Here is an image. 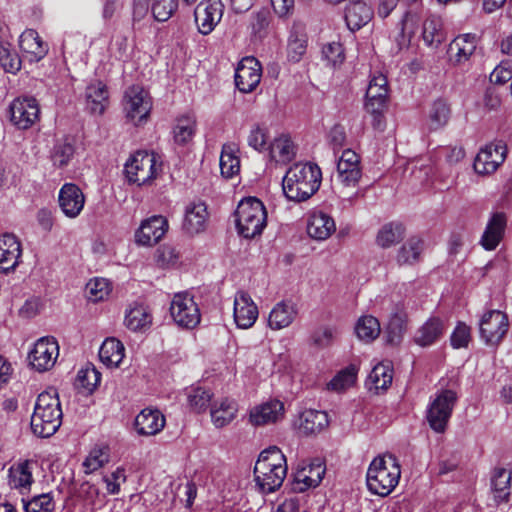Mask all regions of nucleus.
I'll use <instances>...</instances> for the list:
<instances>
[{
  "instance_id": "1",
  "label": "nucleus",
  "mask_w": 512,
  "mask_h": 512,
  "mask_svg": "<svg viewBox=\"0 0 512 512\" xmlns=\"http://www.w3.org/2000/svg\"><path fill=\"white\" fill-rule=\"evenodd\" d=\"M321 170L313 163H296L288 169L282 181L287 199L301 202L309 199L320 187Z\"/></svg>"
},
{
  "instance_id": "2",
  "label": "nucleus",
  "mask_w": 512,
  "mask_h": 512,
  "mask_svg": "<svg viewBox=\"0 0 512 512\" xmlns=\"http://www.w3.org/2000/svg\"><path fill=\"white\" fill-rule=\"evenodd\" d=\"M63 412L58 393L54 389L46 390L37 397L31 416V429L39 437L54 435L62 423Z\"/></svg>"
},
{
  "instance_id": "3",
  "label": "nucleus",
  "mask_w": 512,
  "mask_h": 512,
  "mask_svg": "<svg viewBox=\"0 0 512 512\" xmlns=\"http://www.w3.org/2000/svg\"><path fill=\"white\" fill-rule=\"evenodd\" d=\"M286 474V458L278 447H269L260 453L254 467V476L256 485L263 493L278 489Z\"/></svg>"
},
{
  "instance_id": "4",
  "label": "nucleus",
  "mask_w": 512,
  "mask_h": 512,
  "mask_svg": "<svg viewBox=\"0 0 512 512\" xmlns=\"http://www.w3.org/2000/svg\"><path fill=\"white\" fill-rule=\"evenodd\" d=\"M400 465L392 454H385L373 459L370 463L366 482L369 491L375 495H389L399 483Z\"/></svg>"
},
{
  "instance_id": "5",
  "label": "nucleus",
  "mask_w": 512,
  "mask_h": 512,
  "mask_svg": "<svg viewBox=\"0 0 512 512\" xmlns=\"http://www.w3.org/2000/svg\"><path fill=\"white\" fill-rule=\"evenodd\" d=\"M234 217L238 234L243 238L252 239L260 235L265 228L267 212L259 199L248 197L239 202Z\"/></svg>"
},
{
  "instance_id": "6",
  "label": "nucleus",
  "mask_w": 512,
  "mask_h": 512,
  "mask_svg": "<svg viewBox=\"0 0 512 512\" xmlns=\"http://www.w3.org/2000/svg\"><path fill=\"white\" fill-rule=\"evenodd\" d=\"M124 171L130 183L149 185L162 172V160L154 152L140 150L131 155L125 163Z\"/></svg>"
},
{
  "instance_id": "7",
  "label": "nucleus",
  "mask_w": 512,
  "mask_h": 512,
  "mask_svg": "<svg viewBox=\"0 0 512 512\" xmlns=\"http://www.w3.org/2000/svg\"><path fill=\"white\" fill-rule=\"evenodd\" d=\"M457 393L452 389H442L435 394L427 408L426 418L432 430L445 431L457 402Z\"/></svg>"
},
{
  "instance_id": "8",
  "label": "nucleus",
  "mask_w": 512,
  "mask_h": 512,
  "mask_svg": "<svg viewBox=\"0 0 512 512\" xmlns=\"http://www.w3.org/2000/svg\"><path fill=\"white\" fill-rule=\"evenodd\" d=\"M173 321L182 328L193 329L201 321L198 304L188 292L176 293L170 304Z\"/></svg>"
},
{
  "instance_id": "9",
  "label": "nucleus",
  "mask_w": 512,
  "mask_h": 512,
  "mask_svg": "<svg viewBox=\"0 0 512 512\" xmlns=\"http://www.w3.org/2000/svg\"><path fill=\"white\" fill-rule=\"evenodd\" d=\"M388 97V82L383 74L373 75L366 90L365 110L373 116V126L382 124V113Z\"/></svg>"
},
{
  "instance_id": "10",
  "label": "nucleus",
  "mask_w": 512,
  "mask_h": 512,
  "mask_svg": "<svg viewBox=\"0 0 512 512\" xmlns=\"http://www.w3.org/2000/svg\"><path fill=\"white\" fill-rule=\"evenodd\" d=\"M508 328V317L499 310L484 313L479 321L480 337L489 346L499 345L507 334Z\"/></svg>"
},
{
  "instance_id": "11",
  "label": "nucleus",
  "mask_w": 512,
  "mask_h": 512,
  "mask_svg": "<svg viewBox=\"0 0 512 512\" xmlns=\"http://www.w3.org/2000/svg\"><path fill=\"white\" fill-rule=\"evenodd\" d=\"M152 108L148 92L140 86H132L127 89L124 97V110L126 117L134 124L145 122Z\"/></svg>"
},
{
  "instance_id": "12",
  "label": "nucleus",
  "mask_w": 512,
  "mask_h": 512,
  "mask_svg": "<svg viewBox=\"0 0 512 512\" xmlns=\"http://www.w3.org/2000/svg\"><path fill=\"white\" fill-rule=\"evenodd\" d=\"M224 5L221 0H202L194 10V21L200 34H211L222 19Z\"/></svg>"
},
{
  "instance_id": "13",
  "label": "nucleus",
  "mask_w": 512,
  "mask_h": 512,
  "mask_svg": "<svg viewBox=\"0 0 512 512\" xmlns=\"http://www.w3.org/2000/svg\"><path fill=\"white\" fill-rule=\"evenodd\" d=\"M10 120L19 129H28L38 120L40 115L39 104L33 97H19L9 106Z\"/></svg>"
},
{
  "instance_id": "14",
  "label": "nucleus",
  "mask_w": 512,
  "mask_h": 512,
  "mask_svg": "<svg viewBox=\"0 0 512 512\" xmlns=\"http://www.w3.org/2000/svg\"><path fill=\"white\" fill-rule=\"evenodd\" d=\"M59 356L58 342L54 337L40 338L28 355L30 365L39 372L51 369Z\"/></svg>"
},
{
  "instance_id": "15",
  "label": "nucleus",
  "mask_w": 512,
  "mask_h": 512,
  "mask_svg": "<svg viewBox=\"0 0 512 512\" xmlns=\"http://www.w3.org/2000/svg\"><path fill=\"white\" fill-rule=\"evenodd\" d=\"M508 225V216L502 211H493L490 213L483 233L479 240V245L485 251H494L503 241Z\"/></svg>"
},
{
  "instance_id": "16",
  "label": "nucleus",
  "mask_w": 512,
  "mask_h": 512,
  "mask_svg": "<svg viewBox=\"0 0 512 512\" xmlns=\"http://www.w3.org/2000/svg\"><path fill=\"white\" fill-rule=\"evenodd\" d=\"M506 158V147L503 143H490L484 146L475 157L474 170L479 175L494 173Z\"/></svg>"
},
{
  "instance_id": "17",
  "label": "nucleus",
  "mask_w": 512,
  "mask_h": 512,
  "mask_svg": "<svg viewBox=\"0 0 512 512\" xmlns=\"http://www.w3.org/2000/svg\"><path fill=\"white\" fill-rule=\"evenodd\" d=\"M259 311L250 294L239 290L234 295L233 318L240 329L251 328L258 319Z\"/></svg>"
},
{
  "instance_id": "18",
  "label": "nucleus",
  "mask_w": 512,
  "mask_h": 512,
  "mask_svg": "<svg viewBox=\"0 0 512 512\" xmlns=\"http://www.w3.org/2000/svg\"><path fill=\"white\" fill-rule=\"evenodd\" d=\"M362 176L359 155L351 149H345L337 163L336 180L343 187H356Z\"/></svg>"
},
{
  "instance_id": "19",
  "label": "nucleus",
  "mask_w": 512,
  "mask_h": 512,
  "mask_svg": "<svg viewBox=\"0 0 512 512\" xmlns=\"http://www.w3.org/2000/svg\"><path fill=\"white\" fill-rule=\"evenodd\" d=\"M262 69L254 57H246L240 61L235 72V84L243 93L252 92L260 83Z\"/></svg>"
},
{
  "instance_id": "20",
  "label": "nucleus",
  "mask_w": 512,
  "mask_h": 512,
  "mask_svg": "<svg viewBox=\"0 0 512 512\" xmlns=\"http://www.w3.org/2000/svg\"><path fill=\"white\" fill-rule=\"evenodd\" d=\"M168 221L164 216L155 215L142 221L135 232V242L141 246L157 244L168 230Z\"/></svg>"
},
{
  "instance_id": "21",
  "label": "nucleus",
  "mask_w": 512,
  "mask_h": 512,
  "mask_svg": "<svg viewBox=\"0 0 512 512\" xmlns=\"http://www.w3.org/2000/svg\"><path fill=\"white\" fill-rule=\"evenodd\" d=\"M209 212L207 204L202 200L187 204L182 223L183 230L189 235L204 232L208 226Z\"/></svg>"
},
{
  "instance_id": "22",
  "label": "nucleus",
  "mask_w": 512,
  "mask_h": 512,
  "mask_svg": "<svg viewBox=\"0 0 512 512\" xmlns=\"http://www.w3.org/2000/svg\"><path fill=\"white\" fill-rule=\"evenodd\" d=\"M324 474L325 467L321 460L316 459L309 464H305L295 472L292 490L302 493L309 488H314L319 485Z\"/></svg>"
},
{
  "instance_id": "23",
  "label": "nucleus",
  "mask_w": 512,
  "mask_h": 512,
  "mask_svg": "<svg viewBox=\"0 0 512 512\" xmlns=\"http://www.w3.org/2000/svg\"><path fill=\"white\" fill-rule=\"evenodd\" d=\"M21 255L22 245L14 234L0 235V272L14 271L20 263Z\"/></svg>"
},
{
  "instance_id": "24",
  "label": "nucleus",
  "mask_w": 512,
  "mask_h": 512,
  "mask_svg": "<svg viewBox=\"0 0 512 512\" xmlns=\"http://www.w3.org/2000/svg\"><path fill=\"white\" fill-rule=\"evenodd\" d=\"M58 201L66 217L76 218L84 208L85 196L76 184L66 183L59 191Z\"/></svg>"
},
{
  "instance_id": "25",
  "label": "nucleus",
  "mask_w": 512,
  "mask_h": 512,
  "mask_svg": "<svg viewBox=\"0 0 512 512\" xmlns=\"http://www.w3.org/2000/svg\"><path fill=\"white\" fill-rule=\"evenodd\" d=\"M490 492L496 504L512 500V469L496 468L493 471Z\"/></svg>"
},
{
  "instance_id": "26",
  "label": "nucleus",
  "mask_w": 512,
  "mask_h": 512,
  "mask_svg": "<svg viewBox=\"0 0 512 512\" xmlns=\"http://www.w3.org/2000/svg\"><path fill=\"white\" fill-rule=\"evenodd\" d=\"M335 230V221L329 214L320 210L312 211L309 214L307 233L311 238L317 241H324L328 239Z\"/></svg>"
},
{
  "instance_id": "27",
  "label": "nucleus",
  "mask_w": 512,
  "mask_h": 512,
  "mask_svg": "<svg viewBox=\"0 0 512 512\" xmlns=\"http://www.w3.org/2000/svg\"><path fill=\"white\" fill-rule=\"evenodd\" d=\"M19 47L24 57L30 62H38L48 53V45L33 29H27L20 35Z\"/></svg>"
},
{
  "instance_id": "28",
  "label": "nucleus",
  "mask_w": 512,
  "mask_h": 512,
  "mask_svg": "<svg viewBox=\"0 0 512 512\" xmlns=\"http://www.w3.org/2000/svg\"><path fill=\"white\" fill-rule=\"evenodd\" d=\"M298 315L297 305L290 300L276 303L268 316V326L272 330H281L289 327Z\"/></svg>"
},
{
  "instance_id": "29",
  "label": "nucleus",
  "mask_w": 512,
  "mask_h": 512,
  "mask_svg": "<svg viewBox=\"0 0 512 512\" xmlns=\"http://www.w3.org/2000/svg\"><path fill=\"white\" fill-rule=\"evenodd\" d=\"M284 415V405L279 400H271L250 410L249 421L254 426L266 425L280 420Z\"/></svg>"
},
{
  "instance_id": "30",
  "label": "nucleus",
  "mask_w": 512,
  "mask_h": 512,
  "mask_svg": "<svg viewBox=\"0 0 512 512\" xmlns=\"http://www.w3.org/2000/svg\"><path fill=\"white\" fill-rule=\"evenodd\" d=\"M165 417L157 409H143L135 418V428L139 435L153 436L162 431Z\"/></svg>"
},
{
  "instance_id": "31",
  "label": "nucleus",
  "mask_w": 512,
  "mask_h": 512,
  "mask_svg": "<svg viewBox=\"0 0 512 512\" xmlns=\"http://www.w3.org/2000/svg\"><path fill=\"white\" fill-rule=\"evenodd\" d=\"M476 47L477 37L475 34L466 33L458 35L449 45V59L455 64L465 63L473 55Z\"/></svg>"
},
{
  "instance_id": "32",
  "label": "nucleus",
  "mask_w": 512,
  "mask_h": 512,
  "mask_svg": "<svg viewBox=\"0 0 512 512\" xmlns=\"http://www.w3.org/2000/svg\"><path fill=\"white\" fill-rule=\"evenodd\" d=\"M238 414V404L234 399L221 398L210 406L211 422L216 428H223L235 420Z\"/></svg>"
},
{
  "instance_id": "33",
  "label": "nucleus",
  "mask_w": 512,
  "mask_h": 512,
  "mask_svg": "<svg viewBox=\"0 0 512 512\" xmlns=\"http://www.w3.org/2000/svg\"><path fill=\"white\" fill-rule=\"evenodd\" d=\"M34 464L31 460H24L12 465L8 471L9 486L21 493L28 492L33 483Z\"/></svg>"
},
{
  "instance_id": "34",
  "label": "nucleus",
  "mask_w": 512,
  "mask_h": 512,
  "mask_svg": "<svg viewBox=\"0 0 512 512\" xmlns=\"http://www.w3.org/2000/svg\"><path fill=\"white\" fill-rule=\"evenodd\" d=\"M308 37L303 25L294 23L290 29L287 41V58L290 62L301 61L306 53Z\"/></svg>"
},
{
  "instance_id": "35",
  "label": "nucleus",
  "mask_w": 512,
  "mask_h": 512,
  "mask_svg": "<svg viewBox=\"0 0 512 512\" xmlns=\"http://www.w3.org/2000/svg\"><path fill=\"white\" fill-rule=\"evenodd\" d=\"M445 329L442 319L431 317L417 330L414 341L421 347L431 346L443 336Z\"/></svg>"
},
{
  "instance_id": "36",
  "label": "nucleus",
  "mask_w": 512,
  "mask_h": 512,
  "mask_svg": "<svg viewBox=\"0 0 512 512\" xmlns=\"http://www.w3.org/2000/svg\"><path fill=\"white\" fill-rule=\"evenodd\" d=\"M393 375L390 362H380L375 365L367 377L366 386L369 391L379 393L387 390L392 384Z\"/></svg>"
},
{
  "instance_id": "37",
  "label": "nucleus",
  "mask_w": 512,
  "mask_h": 512,
  "mask_svg": "<svg viewBox=\"0 0 512 512\" xmlns=\"http://www.w3.org/2000/svg\"><path fill=\"white\" fill-rule=\"evenodd\" d=\"M86 105L93 114H102L108 106V90L104 83L95 81L86 88Z\"/></svg>"
},
{
  "instance_id": "38",
  "label": "nucleus",
  "mask_w": 512,
  "mask_h": 512,
  "mask_svg": "<svg viewBox=\"0 0 512 512\" xmlns=\"http://www.w3.org/2000/svg\"><path fill=\"white\" fill-rule=\"evenodd\" d=\"M124 345L115 338H107L99 350V358L107 367H118L124 358Z\"/></svg>"
},
{
  "instance_id": "39",
  "label": "nucleus",
  "mask_w": 512,
  "mask_h": 512,
  "mask_svg": "<svg viewBox=\"0 0 512 512\" xmlns=\"http://www.w3.org/2000/svg\"><path fill=\"white\" fill-rule=\"evenodd\" d=\"M328 415L324 411L307 409L300 415V429L307 434L317 433L328 426Z\"/></svg>"
},
{
  "instance_id": "40",
  "label": "nucleus",
  "mask_w": 512,
  "mask_h": 512,
  "mask_svg": "<svg viewBox=\"0 0 512 512\" xmlns=\"http://www.w3.org/2000/svg\"><path fill=\"white\" fill-rule=\"evenodd\" d=\"M124 323L132 331H143L151 325L152 317L147 307L135 305L127 310Z\"/></svg>"
},
{
  "instance_id": "41",
  "label": "nucleus",
  "mask_w": 512,
  "mask_h": 512,
  "mask_svg": "<svg viewBox=\"0 0 512 512\" xmlns=\"http://www.w3.org/2000/svg\"><path fill=\"white\" fill-rule=\"evenodd\" d=\"M371 19V10L363 2L351 3L345 12L347 26L351 30H359Z\"/></svg>"
},
{
  "instance_id": "42",
  "label": "nucleus",
  "mask_w": 512,
  "mask_h": 512,
  "mask_svg": "<svg viewBox=\"0 0 512 512\" xmlns=\"http://www.w3.org/2000/svg\"><path fill=\"white\" fill-rule=\"evenodd\" d=\"M404 238V227L400 223L390 222L383 225L377 233L376 243L381 248L392 247Z\"/></svg>"
},
{
  "instance_id": "43",
  "label": "nucleus",
  "mask_w": 512,
  "mask_h": 512,
  "mask_svg": "<svg viewBox=\"0 0 512 512\" xmlns=\"http://www.w3.org/2000/svg\"><path fill=\"white\" fill-rule=\"evenodd\" d=\"M424 249V242L418 237L409 238L398 250L397 262L400 265H412L417 262Z\"/></svg>"
},
{
  "instance_id": "44",
  "label": "nucleus",
  "mask_w": 512,
  "mask_h": 512,
  "mask_svg": "<svg viewBox=\"0 0 512 512\" xmlns=\"http://www.w3.org/2000/svg\"><path fill=\"white\" fill-rule=\"evenodd\" d=\"M197 121L193 115H185L177 119L173 128L174 140L179 145L189 143L196 133Z\"/></svg>"
},
{
  "instance_id": "45",
  "label": "nucleus",
  "mask_w": 512,
  "mask_h": 512,
  "mask_svg": "<svg viewBox=\"0 0 512 512\" xmlns=\"http://www.w3.org/2000/svg\"><path fill=\"white\" fill-rule=\"evenodd\" d=\"M110 449L106 445L94 446L83 461V469L86 474H91L109 462Z\"/></svg>"
},
{
  "instance_id": "46",
  "label": "nucleus",
  "mask_w": 512,
  "mask_h": 512,
  "mask_svg": "<svg viewBox=\"0 0 512 512\" xmlns=\"http://www.w3.org/2000/svg\"><path fill=\"white\" fill-rule=\"evenodd\" d=\"M359 367L356 364H350L339 371L327 384V389L334 392H342L356 382Z\"/></svg>"
},
{
  "instance_id": "47",
  "label": "nucleus",
  "mask_w": 512,
  "mask_h": 512,
  "mask_svg": "<svg viewBox=\"0 0 512 512\" xmlns=\"http://www.w3.org/2000/svg\"><path fill=\"white\" fill-rule=\"evenodd\" d=\"M381 328L377 318L371 315L360 317L355 325L357 337L364 342H372L380 334Z\"/></svg>"
},
{
  "instance_id": "48",
  "label": "nucleus",
  "mask_w": 512,
  "mask_h": 512,
  "mask_svg": "<svg viewBox=\"0 0 512 512\" xmlns=\"http://www.w3.org/2000/svg\"><path fill=\"white\" fill-rule=\"evenodd\" d=\"M269 153L275 162L287 163L294 158L295 147L290 138L281 136L272 142Z\"/></svg>"
},
{
  "instance_id": "49",
  "label": "nucleus",
  "mask_w": 512,
  "mask_h": 512,
  "mask_svg": "<svg viewBox=\"0 0 512 512\" xmlns=\"http://www.w3.org/2000/svg\"><path fill=\"white\" fill-rule=\"evenodd\" d=\"M444 38L442 23L439 19L432 17L424 21L422 39L427 46L437 48L444 41Z\"/></svg>"
},
{
  "instance_id": "50",
  "label": "nucleus",
  "mask_w": 512,
  "mask_h": 512,
  "mask_svg": "<svg viewBox=\"0 0 512 512\" xmlns=\"http://www.w3.org/2000/svg\"><path fill=\"white\" fill-rule=\"evenodd\" d=\"M240 169V160L236 155V149L231 144H225L222 147L220 155L221 174L226 178H231Z\"/></svg>"
},
{
  "instance_id": "51",
  "label": "nucleus",
  "mask_w": 512,
  "mask_h": 512,
  "mask_svg": "<svg viewBox=\"0 0 512 512\" xmlns=\"http://www.w3.org/2000/svg\"><path fill=\"white\" fill-rule=\"evenodd\" d=\"M0 65L9 73L15 74L21 68V59L13 50L12 44L5 40H0Z\"/></svg>"
},
{
  "instance_id": "52",
  "label": "nucleus",
  "mask_w": 512,
  "mask_h": 512,
  "mask_svg": "<svg viewBox=\"0 0 512 512\" xmlns=\"http://www.w3.org/2000/svg\"><path fill=\"white\" fill-rule=\"evenodd\" d=\"M212 399V393L202 387H192L187 391L189 407L196 413L205 412Z\"/></svg>"
},
{
  "instance_id": "53",
  "label": "nucleus",
  "mask_w": 512,
  "mask_h": 512,
  "mask_svg": "<svg viewBox=\"0 0 512 512\" xmlns=\"http://www.w3.org/2000/svg\"><path fill=\"white\" fill-rule=\"evenodd\" d=\"M111 293V284L105 278H93L86 284V296L89 301L98 302L108 298Z\"/></svg>"
},
{
  "instance_id": "54",
  "label": "nucleus",
  "mask_w": 512,
  "mask_h": 512,
  "mask_svg": "<svg viewBox=\"0 0 512 512\" xmlns=\"http://www.w3.org/2000/svg\"><path fill=\"white\" fill-rule=\"evenodd\" d=\"M270 21L271 15L267 9L262 8L253 12L249 23L252 35L260 39L264 38L267 35Z\"/></svg>"
},
{
  "instance_id": "55",
  "label": "nucleus",
  "mask_w": 512,
  "mask_h": 512,
  "mask_svg": "<svg viewBox=\"0 0 512 512\" xmlns=\"http://www.w3.org/2000/svg\"><path fill=\"white\" fill-rule=\"evenodd\" d=\"M178 8V0H151V12L156 21L169 20Z\"/></svg>"
},
{
  "instance_id": "56",
  "label": "nucleus",
  "mask_w": 512,
  "mask_h": 512,
  "mask_svg": "<svg viewBox=\"0 0 512 512\" xmlns=\"http://www.w3.org/2000/svg\"><path fill=\"white\" fill-rule=\"evenodd\" d=\"M450 109L446 102L437 100L429 111V125L431 129H438L444 126L449 119Z\"/></svg>"
},
{
  "instance_id": "57",
  "label": "nucleus",
  "mask_w": 512,
  "mask_h": 512,
  "mask_svg": "<svg viewBox=\"0 0 512 512\" xmlns=\"http://www.w3.org/2000/svg\"><path fill=\"white\" fill-rule=\"evenodd\" d=\"M74 155V147L68 142H57L51 152L53 165L63 168L68 165Z\"/></svg>"
},
{
  "instance_id": "58",
  "label": "nucleus",
  "mask_w": 512,
  "mask_h": 512,
  "mask_svg": "<svg viewBox=\"0 0 512 512\" xmlns=\"http://www.w3.org/2000/svg\"><path fill=\"white\" fill-rule=\"evenodd\" d=\"M101 375L94 367L78 371L76 385L87 392H92L100 383Z\"/></svg>"
},
{
  "instance_id": "59",
  "label": "nucleus",
  "mask_w": 512,
  "mask_h": 512,
  "mask_svg": "<svg viewBox=\"0 0 512 512\" xmlns=\"http://www.w3.org/2000/svg\"><path fill=\"white\" fill-rule=\"evenodd\" d=\"M472 340L471 328L465 322H457L450 336V344L454 349L467 348Z\"/></svg>"
},
{
  "instance_id": "60",
  "label": "nucleus",
  "mask_w": 512,
  "mask_h": 512,
  "mask_svg": "<svg viewBox=\"0 0 512 512\" xmlns=\"http://www.w3.org/2000/svg\"><path fill=\"white\" fill-rule=\"evenodd\" d=\"M55 502L50 493H44L33 497L24 504L25 512H53Z\"/></svg>"
},
{
  "instance_id": "61",
  "label": "nucleus",
  "mask_w": 512,
  "mask_h": 512,
  "mask_svg": "<svg viewBox=\"0 0 512 512\" xmlns=\"http://www.w3.org/2000/svg\"><path fill=\"white\" fill-rule=\"evenodd\" d=\"M267 139L266 128L259 124H254L249 131L247 143L254 150L262 151L266 148Z\"/></svg>"
},
{
  "instance_id": "62",
  "label": "nucleus",
  "mask_w": 512,
  "mask_h": 512,
  "mask_svg": "<svg viewBox=\"0 0 512 512\" xmlns=\"http://www.w3.org/2000/svg\"><path fill=\"white\" fill-rule=\"evenodd\" d=\"M405 330L404 319L401 316L395 315L387 326V341L393 345L400 343Z\"/></svg>"
},
{
  "instance_id": "63",
  "label": "nucleus",
  "mask_w": 512,
  "mask_h": 512,
  "mask_svg": "<svg viewBox=\"0 0 512 512\" xmlns=\"http://www.w3.org/2000/svg\"><path fill=\"white\" fill-rule=\"evenodd\" d=\"M125 481L126 474L123 467H117L112 473L103 477V482L106 484V490L112 495L120 492V487Z\"/></svg>"
},
{
  "instance_id": "64",
  "label": "nucleus",
  "mask_w": 512,
  "mask_h": 512,
  "mask_svg": "<svg viewBox=\"0 0 512 512\" xmlns=\"http://www.w3.org/2000/svg\"><path fill=\"white\" fill-rule=\"evenodd\" d=\"M337 329L333 326H322L312 334V341L318 347H328L336 337Z\"/></svg>"
}]
</instances>
